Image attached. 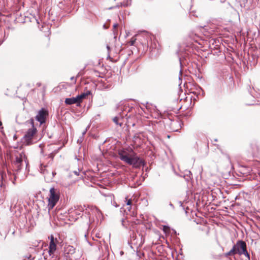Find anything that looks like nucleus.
<instances>
[{
	"label": "nucleus",
	"mask_w": 260,
	"mask_h": 260,
	"mask_svg": "<svg viewBox=\"0 0 260 260\" xmlns=\"http://www.w3.org/2000/svg\"><path fill=\"white\" fill-rule=\"evenodd\" d=\"M137 35H135V36L133 37L130 41L127 42L128 44H129L131 46L135 45L136 46L137 45Z\"/></svg>",
	"instance_id": "obj_12"
},
{
	"label": "nucleus",
	"mask_w": 260,
	"mask_h": 260,
	"mask_svg": "<svg viewBox=\"0 0 260 260\" xmlns=\"http://www.w3.org/2000/svg\"><path fill=\"white\" fill-rule=\"evenodd\" d=\"M54 154H53L52 153H50V154H49V157H50V158H53L54 157Z\"/></svg>",
	"instance_id": "obj_22"
},
{
	"label": "nucleus",
	"mask_w": 260,
	"mask_h": 260,
	"mask_svg": "<svg viewBox=\"0 0 260 260\" xmlns=\"http://www.w3.org/2000/svg\"><path fill=\"white\" fill-rule=\"evenodd\" d=\"M125 200L126 204L127 205L130 206L132 205V201L131 199H127V198H125Z\"/></svg>",
	"instance_id": "obj_19"
},
{
	"label": "nucleus",
	"mask_w": 260,
	"mask_h": 260,
	"mask_svg": "<svg viewBox=\"0 0 260 260\" xmlns=\"http://www.w3.org/2000/svg\"><path fill=\"white\" fill-rule=\"evenodd\" d=\"M66 104L67 105H72L73 104L78 103V101L77 99V97L76 98H67L64 101Z\"/></svg>",
	"instance_id": "obj_11"
},
{
	"label": "nucleus",
	"mask_w": 260,
	"mask_h": 260,
	"mask_svg": "<svg viewBox=\"0 0 260 260\" xmlns=\"http://www.w3.org/2000/svg\"><path fill=\"white\" fill-rule=\"evenodd\" d=\"M137 42L136 47L138 50L142 51V52H145L148 48V39L149 37L146 35L138 34Z\"/></svg>",
	"instance_id": "obj_4"
},
{
	"label": "nucleus",
	"mask_w": 260,
	"mask_h": 260,
	"mask_svg": "<svg viewBox=\"0 0 260 260\" xmlns=\"http://www.w3.org/2000/svg\"><path fill=\"white\" fill-rule=\"evenodd\" d=\"M50 242L49 246V254L51 255L54 254L56 250V243L58 242L57 239H54V236L51 235L50 236Z\"/></svg>",
	"instance_id": "obj_8"
},
{
	"label": "nucleus",
	"mask_w": 260,
	"mask_h": 260,
	"mask_svg": "<svg viewBox=\"0 0 260 260\" xmlns=\"http://www.w3.org/2000/svg\"><path fill=\"white\" fill-rule=\"evenodd\" d=\"M46 167V166H43L42 164L41 165V173L46 174L48 173V171L45 170V168Z\"/></svg>",
	"instance_id": "obj_17"
},
{
	"label": "nucleus",
	"mask_w": 260,
	"mask_h": 260,
	"mask_svg": "<svg viewBox=\"0 0 260 260\" xmlns=\"http://www.w3.org/2000/svg\"><path fill=\"white\" fill-rule=\"evenodd\" d=\"M48 115L49 113L48 110L45 108H42L38 111V113L36 116L35 118L38 121L40 122V124H42L46 122Z\"/></svg>",
	"instance_id": "obj_6"
},
{
	"label": "nucleus",
	"mask_w": 260,
	"mask_h": 260,
	"mask_svg": "<svg viewBox=\"0 0 260 260\" xmlns=\"http://www.w3.org/2000/svg\"><path fill=\"white\" fill-rule=\"evenodd\" d=\"M88 93H82L80 95H78L77 96V99L78 102V104H80L82 102V100L86 98V96L88 95Z\"/></svg>",
	"instance_id": "obj_14"
},
{
	"label": "nucleus",
	"mask_w": 260,
	"mask_h": 260,
	"mask_svg": "<svg viewBox=\"0 0 260 260\" xmlns=\"http://www.w3.org/2000/svg\"><path fill=\"white\" fill-rule=\"evenodd\" d=\"M127 209H128V211H130V210H131V207H128Z\"/></svg>",
	"instance_id": "obj_25"
},
{
	"label": "nucleus",
	"mask_w": 260,
	"mask_h": 260,
	"mask_svg": "<svg viewBox=\"0 0 260 260\" xmlns=\"http://www.w3.org/2000/svg\"><path fill=\"white\" fill-rule=\"evenodd\" d=\"M104 27L105 28H107V27H106V26H105V25H104Z\"/></svg>",
	"instance_id": "obj_26"
},
{
	"label": "nucleus",
	"mask_w": 260,
	"mask_h": 260,
	"mask_svg": "<svg viewBox=\"0 0 260 260\" xmlns=\"http://www.w3.org/2000/svg\"><path fill=\"white\" fill-rule=\"evenodd\" d=\"M107 49L108 50V51H109V50H110V47H109V46H107Z\"/></svg>",
	"instance_id": "obj_24"
},
{
	"label": "nucleus",
	"mask_w": 260,
	"mask_h": 260,
	"mask_svg": "<svg viewBox=\"0 0 260 260\" xmlns=\"http://www.w3.org/2000/svg\"><path fill=\"white\" fill-rule=\"evenodd\" d=\"M48 41H49L50 40V38H48Z\"/></svg>",
	"instance_id": "obj_29"
},
{
	"label": "nucleus",
	"mask_w": 260,
	"mask_h": 260,
	"mask_svg": "<svg viewBox=\"0 0 260 260\" xmlns=\"http://www.w3.org/2000/svg\"><path fill=\"white\" fill-rule=\"evenodd\" d=\"M118 120H119V118L117 117H115L113 119V120L114 123H115L117 125H119L120 126H121L122 124L118 123Z\"/></svg>",
	"instance_id": "obj_18"
},
{
	"label": "nucleus",
	"mask_w": 260,
	"mask_h": 260,
	"mask_svg": "<svg viewBox=\"0 0 260 260\" xmlns=\"http://www.w3.org/2000/svg\"><path fill=\"white\" fill-rule=\"evenodd\" d=\"M107 59H109L111 61L113 62H116V60H114V59H113V58H112V57H111L109 55V56H108V57H107Z\"/></svg>",
	"instance_id": "obj_21"
},
{
	"label": "nucleus",
	"mask_w": 260,
	"mask_h": 260,
	"mask_svg": "<svg viewBox=\"0 0 260 260\" xmlns=\"http://www.w3.org/2000/svg\"><path fill=\"white\" fill-rule=\"evenodd\" d=\"M239 172L242 174L244 176H247L250 174L251 170V169L249 167H241L239 170Z\"/></svg>",
	"instance_id": "obj_10"
},
{
	"label": "nucleus",
	"mask_w": 260,
	"mask_h": 260,
	"mask_svg": "<svg viewBox=\"0 0 260 260\" xmlns=\"http://www.w3.org/2000/svg\"><path fill=\"white\" fill-rule=\"evenodd\" d=\"M162 230L166 234H169L170 232V229L167 225H164L162 227Z\"/></svg>",
	"instance_id": "obj_16"
},
{
	"label": "nucleus",
	"mask_w": 260,
	"mask_h": 260,
	"mask_svg": "<svg viewBox=\"0 0 260 260\" xmlns=\"http://www.w3.org/2000/svg\"><path fill=\"white\" fill-rule=\"evenodd\" d=\"M38 85L40 86L41 85V83H38Z\"/></svg>",
	"instance_id": "obj_27"
},
{
	"label": "nucleus",
	"mask_w": 260,
	"mask_h": 260,
	"mask_svg": "<svg viewBox=\"0 0 260 260\" xmlns=\"http://www.w3.org/2000/svg\"><path fill=\"white\" fill-rule=\"evenodd\" d=\"M0 126H1L2 129L3 128V126H2V122L1 121H0Z\"/></svg>",
	"instance_id": "obj_23"
},
{
	"label": "nucleus",
	"mask_w": 260,
	"mask_h": 260,
	"mask_svg": "<svg viewBox=\"0 0 260 260\" xmlns=\"http://www.w3.org/2000/svg\"><path fill=\"white\" fill-rule=\"evenodd\" d=\"M24 160L26 162L27 157L25 154V153L22 152L19 153L15 156V160L14 161L13 164L15 166L16 171H19L22 168V163Z\"/></svg>",
	"instance_id": "obj_5"
},
{
	"label": "nucleus",
	"mask_w": 260,
	"mask_h": 260,
	"mask_svg": "<svg viewBox=\"0 0 260 260\" xmlns=\"http://www.w3.org/2000/svg\"><path fill=\"white\" fill-rule=\"evenodd\" d=\"M96 237H98V238L100 237L99 235H96Z\"/></svg>",
	"instance_id": "obj_28"
},
{
	"label": "nucleus",
	"mask_w": 260,
	"mask_h": 260,
	"mask_svg": "<svg viewBox=\"0 0 260 260\" xmlns=\"http://www.w3.org/2000/svg\"><path fill=\"white\" fill-rule=\"evenodd\" d=\"M236 254L239 255H244L249 259L250 255L247 250V245L245 242L242 240H238L235 244L234 245L232 248L229 252L225 253L226 257L234 256Z\"/></svg>",
	"instance_id": "obj_2"
},
{
	"label": "nucleus",
	"mask_w": 260,
	"mask_h": 260,
	"mask_svg": "<svg viewBox=\"0 0 260 260\" xmlns=\"http://www.w3.org/2000/svg\"><path fill=\"white\" fill-rule=\"evenodd\" d=\"M60 197L59 191L54 188H51L49 191V195L48 198V209L50 211L56 205Z\"/></svg>",
	"instance_id": "obj_3"
},
{
	"label": "nucleus",
	"mask_w": 260,
	"mask_h": 260,
	"mask_svg": "<svg viewBox=\"0 0 260 260\" xmlns=\"http://www.w3.org/2000/svg\"><path fill=\"white\" fill-rule=\"evenodd\" d=\"M118 23H115L113 26V33L114 36V38H116L118 35Z\"/></svg>",
	"instance_id": "obj_15"
},
{
	"label": "nucleus",
	"mask_w": 260,
	"mask_h": 260,
	"mask_svg": "<svg viewBox=\"0 0 260 260\" xmlns=\"http://www.w3.org/2000/svg\"><path fill=\"white\" fill-rule=\"evenodd\" d=\"M29 122L31 125L32 128H36L34 126V120L32 118L29 119Z\"/></svg>",
	"instance_id": "obj_20"
},
{
	"label": "nucleus",
	"mask_w": 260,
	"mask_h": 260,
	"mask_svg": "<svg viewBox=\"0 0 260 260\" xmlns=\"http://www.w3.org/2000/svg\"><path fill=\"white\" fill-rule=\"evenodd\" d=\"M118 154L122 161L135 168H139L144 165L143 161L132 149L120 150Z\"/></svg>",
	"instance_id": "obj_1"
},
{
	"label": "nucleus",
	"mask_w": 260,
	"mask_h": 260,
	"mask_svg": "<svg viewBox=\"0 0 260 260\" xmlns=\"http://www.w3.org/2000/svg\"><path fill=\"white\" fill-rule=\"evenodd\" d=\"M182 122L180 120H173L170 123L171 129L174 132H177L181 128Z\"/></svg>",
	"instance_id": "obj_9"
},
{
	"label": "nucleus",
	"mask_w": 260,
	"mask_h": 260,
	"mask_svg": "<svg viewBox=\"0 0 260 260\" xmlns=\"http://www.w3.org/2000/svg\"><path fill=\"white\" fill-rule=\"evenodd\" d=\"M88 93H82L80 95H78L77 96V99L78 102V104H80L82 102V100L86 98V96L88 95Z\"/></svg>",
	"instance_id": "obj_13"
},
{
	"label": "nucleus",
	"mask_w": 260,
	"mask_h": 260,
	"mask_svg": "<svg viewBox=\"0 0 260 260\" xmlns=\"http://www.w3.org/2000/svg\"><path fill=\"white\" fill-rule=\"evenodd\" d=\"M37 132L36 128H29L24 137V142L27 145H30L32 144V140L34 136Z\"/></svg>",
	"instance_id": "obj_7"
}]
</instances>
